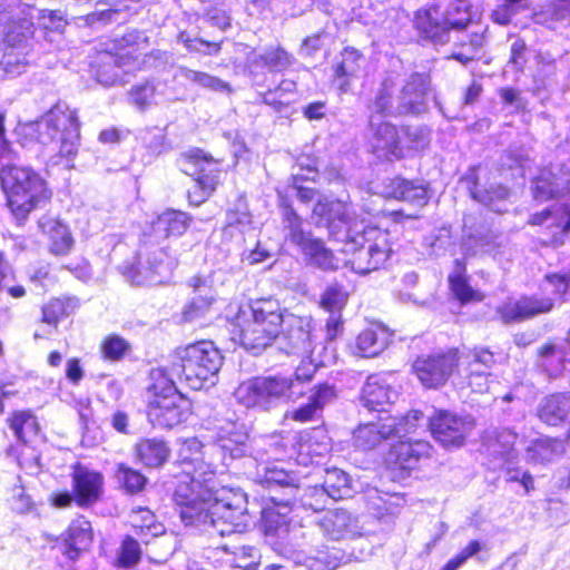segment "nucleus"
Masks as SVG:
<instances>
[{
  "mask_svg": "<svg viewBox=\"0 0 570 570\" xmlns=\"http://www.w3.org/2000/svg\"><path fill=\"white\" fill-rule=\"evenodd\" d=\"M204 445L197 438L185 440L179 458L186 479L178 483L174 500L181 522L209 540L242 533L249 523L247 498L240 491L223 489L214 497L218 465L206 462ZM212 455L210 453H208Z\"/></svg>",
  "mask_w": 570,
  "mask_h": 570,
  "instance_id": "f257e3e1",
  "label": "nucleus"
},
{
  "mask_svg": "<svg viewBox=\"0 0 570 570\" xmlns=\"http://www.w3.org/2000/svg\"><path fill=\"white\" fill-rule=\"evenodd\" d=\"M27 132L45 148L49 165L72 167L71 161L80 145V122L75 109L59 101L29 124Z\"/></svg>",
  "mask_w": 570,
  "mask_h": 570,
  "instance_id": "f03ea898",
  "label": "nucleus"
},
{
  "mask_svg": "<svg viewBox=\"0 0 570 570\" xmlns=\"http://www.w3.org/2000/svg\"><path fill=\"white\" fill-rule=\"evenodd\" d=\"M315 373L316 366L312 363L298 366L291 375L256 376L240 383L234 396L247 409L269 411L283 402L301 399Z\"/></svg>",
  "mask_w": 570,
  "mask_h": 570,
  "instance_id": "7ed1b4c3",
  "label": "nucleus"
},
{
  "mask_svg": "<svg viewBox=\"0 0 570 570\" xmlns=\"http://www.w3.org/2000/svg\"><path fill=\"white\" fill-rule=\"evenodd\" d=\"M343 250L350 254L345 264L362 275L384 267L393 253L389 233L364 222L348 227Z\"/></svg>",
  "mask_w": 570,
  "mask_h": 570,
  "instance_id": "20e7f679",
  "label": "nucleus"
},
{
  "mask_svg": "<svg viewBox=\"0 0 570 570\" xmlns=\"http://www.w3.org/2000/svg\"><path fill=\"white\" fill-rule=\"evenodd\" d=\"M0 183L14 217L23 220L51 196L46 180L30 167L7 163L0 169Z\"/></svg>",
  "mask_w": 570,
  "mask_h": 570,
  "instance_id": "39448f33",
  "label": "nucleus"
},
{
  "mask_svg": "<svg viewBox=\"0 0 570 570\" xmlns=\"http://www.w3.org/2000/svg\"><path fill=\"white\" fill-rule=\"evenodd\" d=\"M150 400L148 403V419L154 426L171 429L186 421L189 411V401L178 392L174 381L165 368H154L150 372Z\"/></svg>",
  "mask_w": 570,
  "mask_h": 570,
  "instance_id": "423d86ee",
  "label": "nucleus"
},
{
  "mask_svg": "<svg viewBox=\"0 0 570 570\" xmlns=\"http://www.w3.org/2000/svg\"><path fill=\"white\" fill-rule=\"evenodd\" d=\"M174 368L180 379L195 391L213 385L222 365L223 356L210 341H199L177 348Z\"/></svg>",
  "mask_w": 570,
  "mask_h": 570,
  "instance_id": "0eeeda50",
  "label": "nucleus"
},
{
  "mask_svg": "<svg viewBox=\"0 0 570 570\" xmlns=\"http://www.w3.org/2000/svg\"><path fill=\"white\" fill-rule=\"evenodd\" d=\"M471 8L469 0H453L444 8L433 3L415 13L414 23L425 39L444 45L450 41L452 29H463L471 22Z\"/></svg>",
  "mask_w": 570,
  "mask_h": 570,
  "instance_id": "6e6552de",
  "label": "nucleus"
},
{
  "mask_svg": "<svg viewBox=\"0 0 570 570\" xmlns=\"http://www.w3.org/2000/svg\"><path fill=\"white\" fill-rule=\"evenodd\" d=\"M138 265L126 276L136 285H158L164 283L177 265V259L168 253L166 245H159L153 235L144 234L137 253Z\"/></svg>",
  "mask_w": 570,
  "mask_h": 570,
  "instance_id": "1a4fd4ad",
  "label": "nucleus"
},
{
  "mask_svg": "<svg viewBox=\"0 0 570 570\" xmlns=\"http://www.w3.org/2000/svg\"><path fill=\"white\" fill-rule=\"evenodd\" d=\"M277 346L285 354L302 358L301 366L313 363L317 367V363L312 360L316 346V335L311 316L287 315L285 327L277 340Z\"/></svg>",
  "mask_w": 570,
  "mask_h": 570,
  "instance_id": "9d476101",
  "label": "nucleus"
},
{
  "mask_svg": "<svg viewBox=\"0 0 570 570\" xmlns=\"http://www.w3.org/2000/svg\"><path fill=\"white\" fill-rule=\"evenodd\" d=\"M206 453L220 454L222 465L228 466L235 460L247 458L257 462L262 455L254 453L245 426L237 423H226L220 426L213 444L206 446Z\"/></svg>",
  "mask_w": 570,
  "mask_h": 570,
  "instance_id": "9b49d317",
  "label": "nucleus"
},
{
  "mask_svg": "<svg viewBox=\"0 0 570 570\" xmlns=\"http://www.w3.org/2000/svg\"><path fill=\"white\" fill-rule=\"evenodd\" d=\"M141 39V33L138 31H130L125 33L121 38H116L112 41L110 50L106 52L102 58V67L97 72V79L105 86H112L121 79L120 67L127 65V61L134 58L136 46Z\"/></svg>",
  "mask_w": 570,
  "mask_h": 570,
  "instance_id": "f8f14e48",
  "label": "nucleus"
},
{
  "mask_svg": "<svg viewBox=\"0 0 570 570\" xmlns=\"http://www.w3.org/2000/svg\"><path fill=\"white\" fill-rule=\"evenodd\" d=\"M458 350H449L443 353L417 357L413 368L426 387H438L443 385L453 373L458 365Z\"/></svg>",
  "mask_w": 570,
  "mask_h": 570,
  "instance_id": "ddd939ff",
  "label": "nucleus"
},
{
  "mask_svg": "<svg viewBox=\"0 0 570 570\" xmlns=\"http://www.w3.org/2000/svg\"><path fill=\"white\" fill-rule=\"evenodd\" d=\"M429 426L434 439L442 445L461 446L474 428V421L470 416L440 411L430 419Z\"/></svg>",
  "mask_w": 570,
  "mask_h": 570,
  "instance_id": "4468645a",
  "label": "nucleus"
},
{
  "mask_svg": "<svg viewBox=\"0 0 570 570\" xmlns=\"http://www.w3.org/2000/svg\"><path fill=\"white\" fill-rule=\"evenodd\" d=\"M257 469L258 476L271 491V502L282 505L285 510L288 509V505H293L298 493L296 478L277 466L258 464Z\"/></svg>",
  "mask_w": 570,
  "mask_h": 570,
  "instance_id": "2eb2a0df",
  "label": "nucleus"
},
{
  "mask_svg": "<svg viewBox=\"0 0 570 570\" xmlns=\"http://www.w3.org/2000/svg\"><path fill=\"white\" fill-rule=\"evenodd\" d=\"M554 299L550 296L524 295L518 299H508L498 307L504 323H519L542 314L550 313Z\"/></svg>",
  "mask_w": 570,
  "mask_h": 570,
  "instance_id": "dca6fc26",
  "label": "nucleus"
},
{
  "mask_svg": "<svg viewBox=\"0 0 570 570\" xmlns=\"http://www.w3.org/2000/svg\"><path fill=\"white\" fill-rule=\"evenodd\" d=\"M431 80L425 72H412L400 90L399 112L421 115L428 110V95Z\"/></svg>",
  "mask_w": 570,
  "mask_h": 570,
  "instance_id": "f3484780",
  "label": "nucleus"
},
{
  "mask_svg": "<svg viewBox=\"0 0 570 570\" xmlns=\"http://www.w3.org/2000/svg\"><path fill=\"white\" fill-rule=\"evenodd\" d=\"M283 226L285 238L299 248L307 263L327 248L322 239L315 238L311 232L303 228V219L289 206L284 208Z\"/></svg>",
  "mask_w": 570,
  "mask_h": 570,
  "instance_id": "a211bd4d",
  "label": "nucleus"
},
{
  "mask_svg": "<svg viewBox=\"0 0 570 570\" xmlns=\"http://www.w3.org/2000/svg\"><path fill=\"white\" fill-rule=\"evenodd\" d=\"M533 196L544 202L570 193V168L556 165L540 171L533 181Z\"/></svg>",
  "mask_w": 570,
  "mask_h": 570,
  "instance_id": "6ab92c4d",
  "label": "nucleus"
},
{
  "mask_svg": "<svg viewBox=\"0 0 570 570\" xmlns=\"http://www.w3.org/2000/svg\"><path fill=\"white\" fill-rule=\"evenodd\" d=\"M294 62V58L281 47L268 48L264 52H250L246 59V69L256 85L263 81L261 77L264 70L269 72H282Z\"/></svg>",
  "mask_w": 570,
  "mask_h": 570,
  "instance_id": "aec40b11",
  "label": "nucleus"
},
{
  "mask_svg": "<svg viewBox=\"0 0 570 570\" xmlns=\"http://www.w3.org/2000/svg\"><path fill=\"white\" fill-rule=\"evenodd\" d=\"M72 489L78 505L88 507L97 502L102 494L104 476L82 464L72 470Z\"/></svg>",
  "mask_w": 570,
  "mask_h": 570,
  "instance_id": "412c9836",
  "label": "nucleus"
},
{
  "mask_svg": "<svg viewBox=\"0 0 570 570\" xmlns=\"http://www.w3.org/2000/svg\"><path fill=\"white\" fill-rule=\"evenodd\" d=\"M335 399L336 390L333 385L327 383L317 384L311 390L307 403L287 412L286 417L299 423L318 420L324 407Z\"/></svg>",
  "mask_w": 570,
  "mask_h": 570,
  "instance_id": "4be33fe9",
  "label": "nucleus"
},
{
  "mask_svg": "<svg viewBox=\"0 0 570 570\" xmlns=\"http://www.w3.org/2000/svg\"><path fill=\"white\" fill-rule=\"evenodd\" d=\"M397 420L395 416L380 417L377 422L360 424L353 433L354 446L372 450L383 441L394 438Z\"/></svg>",
  "mask_w": 570,
  "mask_h": 570,
  "instance_id": "5701e85b",
  "label": "nucleus"
},
{
  "mask_svg": "<svg viewBox=\"0 0 570 570\" xmlns=\"http://www.w3.org/2000/svg\"><path fill=\"white\" fill-rule=\"evenodd\" d=\"M371 137L370 146L377 158L392 159L401 158L403 150L400 144L399 131L391 122L375 124L373 117L370 119Z\"/></svg>",
  "mask_w": 570,
  "mask_h": 570,
  "instance_id": "b1692460",
  "label": "nucleus"
},
{
  "mask_svg": "<svg viewBox=\"0 0 570 570\" xmlns=\"http://www.w3.org/2000/svg\"><path fill=\"white\" fill-rule=\"evenodd\" d=\"M33 12L24 14V10L13 14L0 12V41L17 46L33 33Z\"/></svg>",
  "mask_w": 570,
  "mask_h": 570,
  "instance_id": "393cba45",
  "label": "nucleus"
},
{
  "mask_svg": "<svg viewBox=\"0 0 570 570\" xmlns=\"http://www.w3.org/2000/svg\"><path fill=\"white\" fill-rule=\"evenodd\" d=\"M236 327L237 332L234 331V338L238 340L245 350L254 353L263 351L274 341L271 332L255 323L247 315L246 311H240V314L237 316Z\"/></svg>",
  "mask_w": 570,
  "mask_h": 570,
  "instance_id": "a878e982",
  "label": "nucleus"
},
{
  "mask_svg": "<svg viewBox=\"0 0 570 570\" xmlns=\"http://www.w3.org/2000/svg\"><path fill=\"white\" fill-rule=\"evenodd\" d=\"M195 166V186L188 191V198L191 204L200 205L204 203L219 184L220 170L217 163L212 159H196Z\"/></svg>",
  "mask_w": 570,
  "mask_h": 570,
  "instance_id": "bb28decb",
  "label": "nucleus"
},
{
  "mask_svg": "<svg viewBox=\"0 0 570 570\" xmlns=\"http://www.w3.org/2000/svg\"><path fill=\"white\" fill-rule=\"evenodd\" d=\"M318 527L330 541H342L355 534L354 519L344 509L327 511L318 522Z\"/></svg>",
  "mask_w": 570,
  "mask_h": 570,
  "instance_id": "cd10ccee",
  "label": "nucleus"
},
{
  "mask_svg": "<svg viewBox=\"0 0 570 570\" xmlns=\"http://www.w3.org/2000/svg\"><path fill=\"white\" fill-rule=\"evenodd\" d=\"M39 227L49 242V252L57 256L69 254L73 246V237L66 224L50 216L39 220Z\"/></svg>",
  "mask_w": 570,
  "mask_h": 570,
  "instance_id": "c85d7f7f",
  "label": "nucleus"
},
{
  "mask_svg": "<svg viewBox=\"0 0 570 570\" xmlns=\"http://www.w3.org/2000/svg\"><path fill=\"white\" fill-rule=\"evenodd\" d=\"M312 218L316 225L328 227L336 223L344 224L347 227L354 224L350 222V207L347 203L340 199H320L313 208Z\"/></svg>",
  "mask_w": 570,
  "mask_h": 570,
  "instance_id": "c756f323",
  "label": "nucleus"
},
{
  "mask_svg": "<svg viewBox=\"0 0 570 570\" xmlns=\"http://www.w3.org/2000/svg\"><path fill=\"white\" fill-rule=\"evenodd\" d=\"M431 453L432 446L426 441H401L392 448L391 456L400 469L412 470L422 459L430 458Z\"/></svg>",
  "mask_w": 570,
  "mask_h": 570,
  "instance_id": "7c9ffc66",
  "label": "nucleus"
},
{
  "mask_svg": "<svg viewBox=\"0 0 570 570\" xmlns=\"http://www.w3.org/2000/svg\"><path fill=\"white\" fill-rule=\"evenodd\" d=\"M247 315L259 326L271 332L274 340H278L281 335V325L285 324V318L278 308L277 304L273 301H257L253 303Z\"/></svg>",
  "mask_w": 570,
  "mask_h": 570,
  "instance_id": "2f4dec72",
  "label": "nucleus"
},
{
  "mask_svg": "<svg viewBox=\"0 0 570 570\" xmlns=\"http://www.w3.org/2000/svg\"><path fill=\"white\" fill-rule=\"evenodd\" d=\"M247 315L259 326L271 332L274 340H278L281 335V325L285 324V318L278 308L277 304L273 301H257L253 303Z\"/></svg>",
  "mask_w": 570,
  "mask_h": 570,
  "instance_id": "473e14b6",
  "label": "nucleus"
},
{
  "mask_svg": "<svg viewBox=\"0 0 570 570\" xmlns=\"http://www.w3.org/2000/svg\"><path fill=\"white\" fill-rule=\"evenodd\" d=\"M92 541L91 524L85 518L73 520L63 533L65 554L75 560Z\"/></svg>",
  "mask_w": 570,
  "mask_h": 570,
  "instance_id": "72a5a7b5",
  "label": "nucleus"
},
{
  "mask_svg": "<svg viewBox=\"0 0 570 570\" xmlns=\"http://www.w3.org/2000/svg\"><path fill=\"white\" fill-rule=\"evenodd\" d=\"M396 397V392L380 374L370 375L362 390V402L370 411H376L379 406L389 404Z\"/></svg>",
  "mask_w": 570,
  "mask_h": 570,
  "instance_id": "f704fd0d",
  "label": "nucleus"
},
{
  "mask_svg": "<svg viewBox=\"0 0 570 570\" xmlns=\"http://www.w3.org/2000/svg\"><path fill=\"white\" fill-rule=\"evenodd\" d=\"M188 220L187 215L183 212L166 210L153 223L150 233H147V235H153V238L156 240L166 239L170 236H180L186 232Z\"/></svg>",
  "mask_w": 570,
  "mask_h": 570,
  "instance_id": "c9c22d12",
  "label": "nucleus"
},
{
  "mask_svg": "<svg viewBox=\"0 0 570 570\" xmlns=\"http://www.w3.org/2000/svg\"><path fill=\"white\" fill-rule=\"evenodd\" d=\"M395 79L393 76H387L377 91L375 98L368 106L370 109V119L373 117L375 120V116L381 117H397L403 116V114L399 112V98L396 102L394 101V88H395Z\"/></svg>",
  "mask_w": 570,
  "mask_h": 570,
  "instance_id": "e433bc0d",
  "label": "nucleus"
},
{
  "mask_svg": "<svg viewBox=\"0 0 570 570\" xmlns=\"http://www.w3.org/2000/svg\"><path fill=\"white\" fill-rule=\"evenodd\" d=\"M389 342L390 334L384 328H366L356 338V350L363 357H374L386 348Z\"/></svg>",
  "mask_w": 570,
  "mask_h": 570,
  "instance_id": "4c0bfd02",
  "label": "nucleus"
},
{
  "mask_svg": "<svg viewBox=\"0 0 570 570\" xmlns=\"http://www.w3.org/2000/svg\"><path fill=\"white\" fill-rule=\"evenodd\" d=\"M566 453L564 442L558 439L541 438L527 449V456L533 463H548Z\"/></svg>",
  "mask_w": 570,
  "mask_h": 570,
  "instance_id": "58836bf2",
  "label": "nucleus"
},
{
  "mask_svg": "<svg viewBox=\"0 0 570 570\" xmlns=\"http://www.w3.org/2000/svg\"><path fill=\"white\" fill-rule=\"evenodd\" d=\"M138 460L148 468L163 465L169 455L167 444L158 439H144L136 445Z\"/></svg>",
  "mask_w": 570,
  "mask_h": 570,
  "instance_id": "ea45409f",
  "label": "nucleus"
},
{
  "mask_svg": "<svg viewBox=\"0 0 570 570\" xmlns=\"http://www.w3.org/2000/svg\"><path fill=\"white\" fill-rule=\"evenodd\" d=\"M190 286L198 293L191 302L185 307L184 317L186 321H193L202 316L212 305L214 299L213 291L200 277H193Z\"/></svg>",
  "mask_w": 570,
  "mask_h": 570,
  "instance_id": "a19ab883",
  "label": "nucleus"
},
{
  "mask_svg": "<svg viewBox=\"0 0 570 570\" xmlns=\"http://www.w3.org/2000/svg\"><path fill=\"white\" fill-rule=\"evenodd\" d=\"M292 505L288 509H283L282 505L273 503L272 507H266L262 512V525L264 532L268 535H275L283 538L288 532V518L287 514Z\"/></svg>",
  "mask_w": 570,
  "mask_h": 570,
  "instance_id": "79ce46f5",
  "label": "nucleus"
},
{
  "mask_svg": "<svg viewBox=\"0 0 570 570\" xmlns=\"http://www.w3.org/2000/svg\"><path fill=\"white\" fill-rule=\"evenodd\" d=\"M341 61L335 67V77L341 80L340 89L347 91L350 81L360 70L362 53L352 47H346L341 52Z\"/></svg>",
  "mask_w": 570,
  "mask_h": 570,
  "instance_id": "37998d69",
  "label": "nucleus"
},
{
  "mask_svg": "<svg viewBox=\"0 0 570 570\" xmlns=\"http://www.w3.org/2000/svg\"><path fill=\"white\" fill-rule=\"evenodd\" d=\"M538 23L550 29L570 24V0H558L548 4L541 12L534 14Z\"/></svg>",
  "mask_w": 570,
  "mask_h": 570,
  "instance_id": "c03bdc74",
  "label": "nucleus"
},
{
  "mask_svg": "<svg viewBox=\"0 0 570 570\" xmlns=\"http://www.w3.org/2000/svg\"><path fill=\"white\" fill-rule=\"evenodd\" d=\"M392 196L399 200L407 202L415 206H423L428 203L426 189L411 180L395 179L392 184Z\"/></svg>",
  "mask_w": 570,
  "mask_h": 570,
  "instance_id": "a18cd8bd",
  "label": "nucleus"
},
{
  "mask_svg": "<svg viewBox=\"0 0 570 570\" xmlns=\"http://www.w3.org/2000/svg\"><path fill=\"white\" fill-rule=\"evenodd\" d=\"M539 354L542 358V366L550 371L551 374L558 373L562 367V363L568 360L567 357L570 354V331L568 332L564 345L546 344L540 348Z\"/></svg>",
  "mask_w": 570,
  "mask_h": 570,
  "instance_id": "49530a36",
  "label": "nucleus"
},
{
  "mask_svg": "<svg viewBox=\"0 0 570 570\" xmlns=\"http://www.w3.org/2000/svg\"><path fill=\"white\" fill-rule=\"evenodd\" d=\"M176 77L213 91H230L228 82L204 71L179 67Z\"/></svg>",
  "mask_w": 570,
  "mask_h": 570,
  "instance_id": "de8ad7c7",
  "label": "nucleus"
},
{
  "mask_svg": "<svg viewBox=\"0 0 570 570\" xmlns=\"http://www.w3.org/2000/svg\"><path fill=\"white\" fill-rule=\"evenodd\" d=\"M567 414V399L561 394L546 397L540 407V419L549 425H557L563 421Z\"/></svg>",
  "mask_w": 570,
  "mask_h": 570,
  "instance_id": "09e8293b",
  "label": "nucleus"
},
{
  "mask_svg": "<svg viewBox=\"0 0 570 570\" xmlns=\"http://www.w3.org/2000/svg\"><path fill=\"white\" fill-rule=\"evenodd\" d=\"M9 422L17 439L24 443L30 441L32 436H36L39 431L37 417L31 411L14 412Z\"/></svg>",
  "mask_w": 570,
  "mask_h": 570,
  "instance_id": "8fccbe9b",
  "label": "nucleus"
},
{
  "mask_svg": "<svg viewBox=\"0 0 570 570\" xmlns=\"http://www.w3.org/2000/svg\"><path fill=\"white\" fill-rule=\"evenodd\" d=\"M509 189L504 186H492L489 189H473L472 197L489 207L492 212L503 213L507 210L504 200L509 197Z\"/></svg>",
  "mask_w": 570,
  "mask_h": 570,
  "instance_id": "3c124183",
  "label": "nucleus"
},
{
  "mask_svg": "<svg viewBox=\"0 0 570 570\" xmlns=\"http://www.w3.org/2000/svg\"><path fill=\"white\" fill-rule=\"evenodd\" d=\"M484 43V31H473L460 40V49L452 53V58L466 65L478 56Z\"/></svg>",
  "mask_w": 570,
  "mask_h": 570,
  "instance_id": "603ef678",
  "label": "nucleus"
},
{
  "mask_svg": "<svg viewBox=\"0 0 570 570\" xmlns=\"http://www.w3.org/2000/svg\"><path fill=\"white\" fill-rule=\"evenodd\" d=\"M330 494L331 500H340L350 494L348 475L340 469H328L321 485Z\"/></svg>",
  "mask_w": 570,
  "mask_h": 570,
  "instance_id": "864d4df0",
  "label": "nucleus"
},
{
  "mask_svg": "<svg viewBox=\"0 0 570 570\" xmlns=\"http://www.w3.org/2000/svg\"><path fill=\"white\" fill-rule=\"evenodd\" d=\"M466 375L489 373L495 363L492 352L487 348H474L463 357Z\"/></svg>",
  "mask_w": 570,
  "mask_h": 570,
  "instance_id": "5fc2aeb1",
  "label": "nucleus"
},
{
  "mask_svg": "<svg viewBox=\"0 0 570 570\" xmlns=\"http://www.w3.org/2000/svg\"><path fill=\"white\" fill-rule=\"evenodd\" d=\"M253 218L248 210L247 203L244 197H239L234 206L226 213V227L238 228L245 233L252 228Z\"/></svg>",
  "mask_w": 570,
  "mask_h": 570,
  "instance_id": "6e6d98bb",
  "label": "nucleus"
},
{
  "mask_svg": "<svg viewBox=\"0 0 570 570\" xmlns=\"http://www.w3.org/2000/svg\"><path fill=\"white\" fill-rule=\"evenodd\" d=\"M75 302L70 298H53L42 307V322L57 326L61 318L75 309Z\"/></svg>",
  "mask_w": 570,
  "mask_h": 570,
  "instance_id": "4d7b16f0",
  "label": "nucleus"
},
{
  "mask_svg": "<svg viewBox=\"0 0 570 570\" xmlns=\"http://www.w3.org/2000/svg\"><path fill=\"white\" fill-rule=\"evenodd\" d=\"M362 557L363 552L360 551V553H356L355 547L348 552L333 547L327 548V551H320L315 559L323 562L328 570H334L342 563L360 560Z\"/></svg>",
  "mask_w": 570,
  "mask_h": 570,
  "instance_id": "13d9d810",
  "label": "nucleus"
},
{
  "mask_svg": "<svg viewBox=\"0 0 570 570\" xmlns=\"http://www.w3.org/2000/svg\"><path fill=\"white\" fill-rule=\"evenodd\" d=\"M528 0H501L491 13L494 23L507 26L512 18L528 8Z\"/></svg>",
  "mask_w": 570,
  "mask_h": 570,
  "instance_id": "bf43d9fd",
  "label": "nucleus"
},
{
  "mask_svg": "<svg viewBox=\"0 0 570 570\" xmlns=\"http://www.w3.org/2000/svg\"><path fill=\"white\" fill-rule=\"evenodd\" d=\"M456 273L449 277L450 287L455 295V297L462 302L466 303L473 299H479L476 292L472 289V287L468 284L463 273L465 267L456 259Z\"/></svg>",
  "mask_w": 570,
  "mask_h": 570,
  "instance_id": "052dcab7",
  "label": "nucleus"
},
{
  "mask_svg": "<svg viewBox=\"0 0 570 570\" xmlns=\"http://www.w3.org/2000/svg\"><path fill=\"white\" fill-rule=\"evenodd\" d=\"M347 302V293L343 286L330 285L321 296V307L328 313H341Z\"/></svg>",
  "mask_w": 570,
  "mask_h": 570,
  "instance_id": "680f3d73",
  "label": "nucleus"
},
{
  "mask_svg": "<svg viewBox=\"0 0 570 570\" xmlns=\"http://www.w3.org/2000/svg\"><path fill=\"white\" fill-rule=\"evenodd\" d=\"M116 476L118 482L128 493H137L141 491L147 481L145 475L124 464L118 465Z\"/></svg>",
  "mask_w": 570,
  "mask_h": 570,
  "instance_id": "e2e57ef3",
  "label": "nucleus"
},
{
  "mask_svg": "<svg viewBox=\"0 0 570 570\" xmlns=\"http://www.w3.org/2000/svg\"><path fill=\"white\" fill-rule=\"evenodd\" d=\"M130 344L119 335H109L101 343L104 358L109 361L121 360L129 351Z\"/></svg>",
  "mask_w": 570,
  "mask_h": 570,
  "instance_id": "0e129e2a",
  "label": "nucleus"
},
{
  "mask_svg": "<svg viewBox=\"0 0 570 570\" xmlns=\"http://www.w3.org/2000/svg\"><path fill=\"white\" fill-rule=\"evenodd\" d=\"M29 11L33 12V19H37L39 26L43 29L61 32L67 24L61 11H46L35 8H30Z\"/></svg>",
  "mask_w": 570,
  "mask_h": 570,
  "instance_id": "69168bd1",
  "label": "nucleus"
},
{
  "mask_svg": "<svg viewBox=\"0 0 570 570\" xmlns=\"http://www.w3.org/2000/svg\"><path fill=\"white\" fill-rule=\"evenodd\" d=\"M330 494L321 485H315L305 490L301 498L303 507L313 511H320L326 508Z\"/></svg>",
  "mask_w": 570,
  "mask_h": 570,
  "instance_id": "338daca9",
  "label": "nucleus"
},
{
  "mask_svg": "<svg viewBox=\"0 0 570 570\" xmlns=\"http://www.w3.org/2000/svg\"><path fill=\"white\" fill-rule=\"evenodd\" d=\"M141 556V550L138 541L131 537H126L121 543L118 561L125 568L136 566Z\"/></svg>",
  "mask_w": 570,
  "mask_h": 570,
  "instance_id": "774afa93",
  "label": "nucleus"
}]
</instances>
